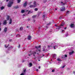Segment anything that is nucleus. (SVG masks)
<instances>
[{
    "label": "nucleus",
    "instance_id": "4d7b16f0",
    "mask_svg": "<svg viewBox=\"0 0 75 75\" xmlns=\"http://www.w3.org/2000/svg\"><path fill=\"white\" fill-rule=\"evenodd\" d=\"M38 51H39V52H40V51H41L40 50H39Z\"/></svg>",
    "mask_w": 75,
    "mask_h": 75
},
{
    "label": "nucleus",
    "instance_id": "7c9ffc66",
    "mask_svg": "<svg viewBox=\"0 0 75 75\" xmlns=\"http://www.w3.org/2000/svg\"><path fill=\"white\" fill-rule=\"evenodd\" d=\"M34 10L35 11H37V10H38V9H37V8H35V9H34Z\"/></svg>",
    "mask_w": 75,
    "mask_h": 75
},
{
    "label": "nucleus",
    "instance_id": "0eeeda50",
    "mask_svg": "<svg viewBox=\"0 0 75 75\" xmlns=\"http://www.w3.org/2000/svg\"><path fill=\"white\" fill-rule=\"evenodd\" d=\"M35 47L37 49V50H40L41 49V46H39V47L35 46Z\"/></svg>",
    "mask_w": 75,
    "mask_h": 75
},
{
    "label": "nucleus",
    "instance_id": "4468645a",
    "mask_svg": "<svg viewBox=\"0 0 75 75\" xmlns=\"http://www.w3.org/2000/svg\"><path fill=\"white\" fill-rule=\"evenodd\" d=\"M74 52V51H72V52H69V55H72L73 53Z\"/></svg>",
    "mask_w": 75,
    "mask_h": 75
},
{
    "label": "nucleus",
    "instance_id": "4be33fe9",
    "mask_svg": "<svg viewBox=\"0 0 75 75\" xmlns=\"http://www.w3.org/2000/svg\"><path fill=\"white\" fill-rule=\"evenodd\" d=\"M24 12H25V11L23 10H21V12L22 13H24Z\"/></svg>",
    "mask_w": 75,
    "mask_h": 75
},
{
    "label": "nucleus",
    "instance_id": "6e6552de",
    "mask_svg": "<svg viewBox=\"0 0 75 75\" xmlns=\"http://www.w3.org/2000/svg\"><path fill=\"white\" fill-rule=\"evenodd\" d=\"M6 24H7V20H5L3 21V24L4 25H6Z\"/></svg>",
    "mask_w": 75,
    "mask_h": 75
},
{
    "label": "nucleus",
    "instance_id": "aec40b11",
    "mask_svg": "<svg viewBox=\"0 0 75 75\" xmlns=\"http://www.w3.org/2000/svg\"><path fill=\"white\" fill-rule=\"evenodd\" d=\"M4 8V6H2L1 7V10H3Z\"/></svg>",
    "mask_w": 75,
    "mask_h": 75
},
{
    "label": "nucleus",
    "instance_id": "c03bdc74",
    "mask_svg": "<svg viewBox=\"0 0 75 75\" xmlns=\"http://www.w3.org/2000/svg\"><path fill=\"white\" fill-rule=\"evenodd\" d=\"M24 74H23V73H22V74H21V75H24Z\"/></svg>",
    "mask_w": 75,
    "mask_h": 75
},
{
    "label": "nucleus",
    "instance_id": "cd10ccee",
    "mask_svg": "<svg viewBox=\"0 0 75 75\" xmlns=\"http://www.w3.org/2000/svg\"><path fill=\"white\" fill-rule=\"evenodd\" d=\"M35 17H36V16H32V18H35Z\"/></svg>",
    "mask_w": 75,
    "mask_h": 75
},
{
    "label": "nucleus",
    "instance_id": "1a4fd4ad",
    "mask_svg": "<svg viewBox=\"0 0 75 75\" xmlns=\"http://www.w3.org/2000/svg\"><path fill=\"white\" fill-rule=\"evenodd\" d=\"M27 2L26 1L25 2V3L23 4V6L24 7H25L27 6Z\"/></svg>",
    "mask_w": 75,
    "mask_h": 75
},
{
    "label": "nucleus",
    "instance_id": "dca6fc26",
    "mask_svg": "<svg viewBox=\"0 0 75 75\" xmlns=\"http://www.w3.org/2000/svg\"><path fill=\"white\" fill-rule=\"evenodd\" d=\"M7 28H5L4 29V31L5 32V33H6V32H7Z\"/></svg>",
    "mask_w": 75,
    "mask_h": 75
},
{
    "label": "nucleus",
    "instance_id": "e2e57ef3",
    "mask_svg": "<svg viewBox=\"0 0 75 75\" xmlns=\"http://www.w3.org/2000/svg\"><path fill=\"white\" fill-rule=\"evenodd\" d=\"M1 17V16H0V17Z\"/></svg>",
    "mask_w": 75,
    "mask_h": 75
},
{
    "label": "nucleus",
    "instance_id": "20e7f679",
    "mask_svg": "<svg viewBox=\"0 0 75 75\" xmlns=\"http://www.w3.org/2000/svg\"><path fill=\"white\" fill-rule=\"evenodd\" d=\"M26 13H28V14H30V13H33V11H28L27 10L26 11Z\"/></svg>",
    "mask_w": 75,
    "mask_h": 75
},
{
    "label": "nucleus",
    "instance_id": "49530a36",
    "mask_svg": "<svg viewBox=\"0 0 75 75\" xmlns=\"http://www.w3.org/2000/svg\"><path fill=\"white\" fill-rule=\"evenodd\" d=\"M67 29V27L64 28V30H66Z\"/></svg>",
    "mask_w": 75,
    "mask_h": 75
},
{
    "label": "nucleus",
    "instance_id": "ddd939ff",
    "mask_svg": "<svg viewBox=\"0 0 75 75\" xmlns=\"http://www.w3.org/2000/svg\"><path fill=\"white\" fill-rule=\"evenodd\" d=\"M31 38V36H29L28 38V40H30Z\"/></svg>",
    "mask_w": 75,
    "mask_h": 75
},
{
    "label": "nucleus",
    "instance_id": "864d4df0",
    "mask_svg": "<svg viewBox=\"0 0 75 75\" xmlns=\"http://www.w3.org/2000/svg\"><path fill=\"white\" fill-rule=\"evenodd\" d=\"M74 74H75V71H73Z\"/></svg>",
    "mask_w": 75,
    "mask_h": 75
},
{
    "label": "nucleus",
    "instance_id": "a211bd4d",
    "mask_svg": "<svg viewBox=\"0 0 75 75\" xmlns=\"http://www.w3.org/2000/svg\"><path fill=\"white\" fill-rule=\"evenodd\" d=\"M25 71H26V70L25 69L24 70H23V72L22 74H23L24 75V74H25Z\"/></svg>",
    "mask_w": 75,
    "mask_h": 75
},
{
    "label": "nucleus",
    "instance_id": "c756f323",
    "mask_svg": "<svg viewBox=\"0 0 75 75\" xmlns=\"http://www.w3.org/2000/svg\"><path fill=\"white\" fill-rule=\"evenodd\" d=\"M36 54V52H33V54L34 55V54Z\"/></svg>",
    "mask_w": 75,
    "mask_h": 75
},
{
    "label": "nucleus",
    "instance_id": "5fc2aeb1",
    "mask_svg": "<svg viewBox=\"0 0 75 75\" xmlns=\"http://www.w3.org/2000/svg\"><path fill=\"white\" fill-rule=\"evenodd\" d=\"M67 35H66V37H67L68 36V34H67Z\"/></svg>",
    "mask_w": 75,
    "mask_h": 75
},
{
    "label": "nucleus",
    "instance_id": "f03ea898",
    "mask_svg": "<svg viewBox=\"0 0 75 75\" xmlns=\"http://www.w3.org/2000/svg\"><path fill=\"white\" fill-rule=\"evenodd\" d=\"M34 5H30L29 7H37V4L36 3L35 1H34L33 3Z\"/></svg>",
    "mask_w": 75,
    "mask_h": 75
},
{
    "label": "nucleus",
    "instance_id": "9b49d317",
    "mask_svg": "<svg viewBox=\"0 0 75 75\" xmlns=\"http://www.w3.org/2000/svg\"><path fill=\"white\" fill-rule=\"evenodd\" d=\"M48 48H52V47H53V45L52 44L51 46H48Z\"/></svg>",
    "mask_w": 75,
    "mask_h": 75
},
{
    "label": "nucleus",
    "instance_id": "473e14b6",
    "mask_svg": "<svg viewBox=\"0 0 75 75\" xmlns=\"http://www.w3.org/2000/svg\"><path fill=\"white\" fill-rule=\"evenodd\" d=\"M12 40H12V39H10L9 40V42H11L12 41Z\"/></svg>",
    "mask_w": 75,
    "mask_h": 75
},
{
    "label": "nucleus",
    "instance_id": "2f4dec72",
    "mask_svg": "<svg viewBox=\"0 0 75 75\" xmlns=\"http://www.w3.org/2000/svg\"><path fill=\"white\" fill-rule=\"evenodd\" d=\"M45 48V46H44L43 47V51H45V49H44V48Z\"/></svg>",
    "mask_w": 75,
    "mask_h": 75
},
{
    "label": "nucleus",
    "instance_id": "f257e3e1",
    "mask_svg": "<svg viewBox=\"0 0 75 75\" xmlns=\"http://www.w3.org/2000/svg\"><path fill=\"white\" fill-rule=\"evenodd\" d=\"M13 0H11L9 3L8 4L7 6L8 7H11L13 4Z\"/></svg>",
    "mask_w": 75,
    "mask_h": 75
},
{
    "label": "nucleus",
    "instance_id": "774afa93",
    "mask_svg": "<svg viewBox=\"0 0 75 75\" xmlns=\"http://www.w3.org/2000/svg\"><path fill=\"white\" fill-rule=\"evenodd\" d=\"M51 61H52V60H51Z\"/></svg>",
    "mask_w": 75,
    "mask_h": 75
},
{
    "label": "nucleus",
    "instance_id": "2eb2a0df",
    "mask_svg": "<svg viewBox=\"0 0 75 75\" xmlns=\"http://www.w3.org/2000/svg\"><path fill=\"white\" fill-rule=\"evenodd\" d=\"M61 4L62 6H64V5L65 4V3H63V2H62L61 3Z\"/></svg>",
    "mask_w": 75,
    "mask_h": 75
},
{
    "label": "nucleus",
    "instance_id": "f704fd0d",
    "mask_svg": "<svg viewBox=\"0 0 75 75\" xmlns=\"http://www.w3.org/2000/svg\"><path fill=\"white\" fill-rule=\"evenodd\" d=\"M65 32V30H62V33H64Z\"/></svg>",
    "mask_w": 75,
    "mask_h": 75
},
{
    "label": "nucleus",
    "instance_id": "b1692460",
    "mask_svg": "<svg viewBox=\"0 0 75 75\" xmlns=\"http://www.w3.org/2000/svg\"><path fill=\"white\" fill-rule=\"evenodd\" d=\"M57 60L58 61H61V59H60V58H58L57 59Z\"/></svg>",
    "mask_w": 75,
    "mask_h": 75
},
{
    "label": "nucleus",
    "instance_id": "13d9d810",
    "mask_svg": "<svg viewBox=\"0 0 75 75\" xmlns=\"http://www.w3.org/2000/svg\"><path fill=\"white\" fill-rule=\"evenodd\" d=\"M63 47H64V46H65V45H63Z\"/></svg>",
    "mask_w": 75,
    "mask_h": 75
},
{
    "label": "nucleus",
    "instance_id": "9d476101",
    "mask_svg": "<svg viewBox=\"0 0 75 75\" xmlns=\"http://www.w3.org/2000/svg\"><path fill=\"white\" fill-rule=\"evenodd\" d=\"M12 22V19L11 18H10L9 20V24H11Z\"/></svg>",
    "mask_w": 75,
    "mask_h": 75
},
{
    "label": "nucleus",
    "instance_id": "338daca9",
    "mask_svg": "<svg viewBox=\"0 0 75 75\" xmlns=\"http://www.w3.org/2000/svg\"><path fill=\"white\" fill-rule=\"evenodd\" d=\"M48 54H47V55H48Z\"/></svg>",
    "mask_w": 75,
    "mask_h": 75
},
{
    "label": "nucleus",
    "instance_id": "f3484780",
    "mask_svg": "<svg viewBox=\"0 0 75 75\" xmlns=\"http://www.w3.org/2000/svg\"><path fill=\"white\" fill-rule=\"evenodd\" d=\"M57 57V55L56 54H53V58H56Z\"/></svg>",
    "mask_w": 75,
    "mask_h": 75
},
{
    "label": "nucleus",
    "instance_id": "37998d69",
    "mask_svg": "<svg viewBox=\"0 0 75 75\" xmlns=\"http://www.w3.org/2000/svg\"><path fill=\"white\" fill-rule=\"evenodd\" d=\"M50 23H48V24H47V25H50Z\"/></svg>",
    "mask_w": 75,
    "mask_h": 75
},
{
    "label": "nucleus",
    "instance_id": "603ef678",
    "mask_svg": "<svg viewBox=\"0 0 75 75\" xmlns=\"http://www.w3.org/2000/svg\"><path fill=\"white\" fill-rule=\"evenodd\" d=\"M55 10H57V8L55 9Z\"/></svg>",
    "mask_w": 75,
    "mask_h": 75
},
{
    "label": "nucleus",
    "instance_id": "c85d7f7f",
    "mask_svg": "<svg viewBox=\"0 0 75 75\" xmlns=\"http://www.w3.org/2000/svg\"><path fill=\"white\" fill-rule=\"evenodd\" d=\"M20 29L21 30H23V28L22 27H21Z\"/></svg>",
    "mask_w": 75,
    "mask_h": 75
},
{
    "label": "nucleus",
    "instance_id": "39448f33",
    "mask_svg": "<svg viewBox=\"0 0 75 75\" xmlns=\"http://www.w3.org/2000/svg\"><path fill=\"white\" fill-rule=\"evenodd\" d=\"M70 26L71 28H74L75 27V24H71L70 25Z\"/></svg>",
    "mask_w": 75,
    "mask_h": 75
},
{
    "label": "nucleus",
    "instance_id": "412c9836",
    "mask_svg": "<svg viewBox=\"0 0 75 75\" xmlns=\"http://www.w3.org/2000/svg\"><path fill=\"white\" fill-rule=\"evenodd\" d=\"M71 13V12L69 11H67V14H70Z\"/></svg>",
    "mask_w": 75,
    "mask_h": 75
},
{
    "label": "nucleus",
    "instance_id": "052dcab7",
    "mask_svg": "<svg viewBox=\"0 0 75 75\" xmlns=\"http://www.w3.org/2000/svg\"><path fill=\"white\" fill-rule=\"evenodd\" d=\"M28 55L30 56V54H29Z\"/></svg>",
    "mask_w": 75,
    "mask_h": 75
},
{
    "label": "nucleus",
    "instance_id": "7ed1b4c3",
    "mask_svg": "<svg viewBox=\"0 0 75 75\" xmlns=\"http://www.w3.org/2000/svg\"><path fill=\"white\" fill-rule=\"evenodd\" d=\"M64 24H62L60 26H57L56 25H55V26L56 27H57V29H59L60 28H62V27H63L64 26Z\"/></svg>",
    "mask_w": 75,
    "mask_h": 75
},
{
    "label": "nucleus",
    "instance_id": "de8ad7c7",
    "mask_svg": "<svg viewBox=\"0 0 75 75\" xmlns=\"http://www.w3.org/2000/svg\"><path fill=\"white\" fill-rule=\"evenodd\" d=\"M40 66H39V69H40Z\"/></svg>",
    "mask_w": 75,
    "mask_h": 75
},
{
    "label": "nucleus",
    "instance_id": "393cba45",
    "mask_svg": "<svg viewBox=\"0 0 75 75\" xmlns=\"http://www.w3.org/2000/svg\"><path fill=\"white\" fill-rule=\"evenodd\" d=\"M29 66H30L29 67H31V66H32V63H30L29 64Z\"/></svg>",
    "mask_w": 75,
    "mask_h": 75
},
{
    "label": "nucleus",
    "instance_id": "bb28decb",
    "mask_svg": "<svg viewBox=\"0 0 75 75\" xmlns=\"http://www.w3.org/2000/svg\"><path fill=\"white\" fill-rule=\"evenodd\" d=\"M21 1V0H18V3H20Z\"/></svg>",
    "mask_w": 75,
    "mask_h": 75
},
{
    "label": "nucleus",
    "instance_id": "69168bd1",
    "mask_svg": "<svg viewBox=\"0 0 75 75\" xmlns=\"http://www.w3.org/2000/svg\"><path fill=\"white\" fill-rule=\"evenodd\" d=\"M49 55L50 54L48 53Z\"/></svg>",
    "mask_w": 75,
    "mask_h": 75
},
{
    "label": "nucleus",
    "instance_id": "423d86ee",
    "mask_svg": "<svg viewBox=\"0 0 75 75\" xmlns=\"http://www.w3.org/2000/svg\"><path fill=\"white\" fill-rule=\"evenodd\" d=\"M60 10L62 11H64L65 10V7H63V8H60Z\"/></svg>",
    "mask_w": 75,
    "mask_h": 75
},
{
    "label": "nucleus",
    "instance_id": "a19ab883",
    "mask_svg": "<svg viewBox=\"0 0 75 75\" xmlns=\"http://www.w3.org/2000/svg\"><path fill=\"white\" fill-rule=\"evenodd\" d=\"M18 48L20 47V45H19V46H18Z\"/></svg>",
    "mask_w": 75,
    "mask_h": 75
},
{
    "label": "nucleus",
    "instance_id": "c9c22d12",
    "mask_svg": "<svg viewBox=\"0 0 75 75\" xmlns=\"http://www.w3.org/2000/svg\"><path fill=\"white\" fill-rule=\"evenodd\" d=\"M65 57H67V54H65L64 55Z\"/></svg>",
    "mask_w": 75,
    "mask_h": 75
},
{
    "label": "nucleus",
    "instance_id": "79ce46f5",
    "mask_svg": "<svg viewBox=\"0 0 75 75\" xmlns=\"http://www.w3.org/2000/svg\"><path fill=\"white\" fill-rule=\"evenodd\" d=\"M65 66H63V67H62V68H64V67H65Z\"/></svg>",
    "mask_w": 75,
    "mask_h": 75
},
{
    "label": "nucleus",
    "instance_id": "680f3d73",
    "mask_svg": "<svg viewBox=\"0 0 75 75\" xmlns=\"http://www.w3.org/2000/svg\"><path fill=\"white\" fill-rule=\"evenodd\" d=\"M43 56H44V55H43Z\"/></svg>",
    "mask_w": 75,
    "mask_h": 75
},
{
    "label": "nucleus",
    "instance_id": "bf43d9fd",
    "mask_svg": "<svg viewBox=\"0 0 75 75\" xmlns=\"http://www.w3.org/2000/svg\"><path fill=\"white\" fill-rule=\"evenodd\" d=\"M27 28H28V26H27Z\"/></svg>",
    "mask_w": 75,
    "mask_h": 75
},
{
    "label": "nucleus",
    "instance_id": "ea45409f",
    "mask_svg": "<svg viewBox=\"0 0 75 75\" xmlns=\"http://www.w3.org/2000/svg\"><path fill=\"white\" fill-rule=\"evenodd\" d=\"M17 37H20V35H19V34H18V35H17Z\"/></svg>",
    "mask_w": 75,
    "mask_h": 75
},
{
    "label": "nucleus",
    "instance_id": "6ab92c4d",
    "mask_svg": "<svg viewBox=\"0 0 75 75\" xmlns=\"http://www.w3.org/2000/svg\"><path fill=\"white\" fill-rule=\"evenodd\" d=\"M10 18V16H8L6 18V19L7 20H9V18Z\"/></svg>",
    "mask_w": 75,
    "mask_h": 75
},
{
    "label": "nucleus",
    "instance_id": "4c0bfd02",
    "mask_svg": "<svg viewBox=\"0 0 75 75\" xmlns=\"http://www.w3.org/2000/svg\"><path fill=\"white\" fill-rule=\"evenodd\" d=\"M45 17V15H44L43 16V17Z\"/></svg>",
    "mask_w": 75,
    "mask_h": 75
},
{
    "label": "nucleus",
    "instance_id": "a18cd8bd",
    "mask_svg": "<svg viewBox=\"0 0 75 75\" xmlns=\"http://www.w3.org/2000/svg\"><path fill=\"white\" fill-rule=\"evenodd\" d=\"M8 1H9V0H6V2Z\"/></svg>",
    "mask_w": 75,
    "mask_h": 75
},
{
    "label": "nucleus",
    "instance_id": "09e8293b",
    "mask_svg": "<svg viewBox=\"0 0 75 75\" xmlns=\"http://www.w3.org/2000/svg\"><path fill=\"white\" fill-rule=\"evenodd\" d=\"M36 71H38V69H37L36 70Z\"/></svg>",
    "mask_w": 75,
    "mask_h": 75
},
{
    "label": "nucleus",
    "instance_id": "6e6d98bb",
    "mask_svg": "<svg viewBox=\"0 0 75 75\" xmlns=\"http://www.w3.org/2000/svg\"><path fill=\"white\" fill-rule=\"evenodd\" d=\"M31 3H32V2H30V4H31Z\"/></svg>",
    "mask_w": 75,
    "mask_h": 75
},
{
    "label": "nucleus",
    "instance_id": "e433bc0d",
    "mask_svg": "<svg viewBox=\"0 0 75 75\" xmlns=\"http://www.w3.org/2000/svg\"><path fill=\"white\" fill-rule=\"evenodd\" d=\"M35 20H33V23H34L35 22Z\"/></svg>",
    "mask_w": 75,
    "mask_h": 75
},
{
    "label": "nucleus",
    "instance_id": "f8f14e48",
    "mask_svg": "<svg viewBox=\"0 0 75 75\" xmlns=\"http://www.w3.org/2000/svg\"><path fill=\"white\" fill-rule=\"evenodd\" d=\"M53 48L54 50H55L56 49H57V48H58V46L57 45H55L54 46Z\"/></svg>",
    "mask_w": 75,
    "mask_h": 75
},
{
    "label": "nucleus",
    "instance_id": "3c124183",
    "mask_svg": "<svg viewBox=\"0 0 75 75\" xmlns=\"http://www.w3.org/2000/svg\"><path fill=\"white\" fill-rule=\"evenodd\" d=\"M1 29L0 28V31H1Z\"/></svg>",
    "mask_w": 75,
    "mask_h": 75
},
{
    "label": "nucleus",
    "instance_id": "72a5a7b5",
    "mask_svg": "<svg viewBox=\"0 0 75 75\" xmlns=\"http://www.w3.org/2000/svg\"><path fill=\"white\" fill-rule=\"evenodd\" d=\"M5 48H7V47H8V46H6V45H5Z\"/></svg>",
    "mask_w": 75,
    "mask_h": 75
},
{
    "label": "nucleus",
    "instance_id": "5701e85b",
    "mask_svg": "<svg viewBox=\"0 0 75 75\" xmlns=\"http://www.w3.org/2000/svg\"><path fill=\"white\" fill-rule=\"evenodd\" d=\"M19 8V7L18 6H16L14 7L15 8Z\"/></svg>",
    "mask_w": 75,
    "mask_h": 75
},
{
    "label": "nucleus",
    "instance_id": "8fccbe9b",
    "mask_svg": "<svg viewBox=\"0 0 75 75\" xmlns=\"http://www.w3.org/2000/svg\"><path fill=\"white\" fill-rule=\"evenodd\" d=\"M60 19H61V18H62V17H60Z\"/></svg>",
    "mask_w": 75,
    "mask_h": 75
},
{
    "label": "nucleus",
    "instance_id": "0e129e2a",
    "mask_svg": "<svg viewBox=\"0 0 75 75\" xmlns=\"http://www.w3.org/2000/svg\"><path fill=\"white\" fill-rule=\"evenodd\" d=\"M39 61H40V60H39Z\"/></svg>",
    "mask_w": 75,
    "mask_h": 75
},
{
    "label": "nucleus",
    "instance_id": "a878e982",
    "mask_svg": "<svg viewBox=\"0 0 75 75\" xmlns=\"http://www.w3.org/2000/svg\"><path fill=\"white\" fill-rule=\"evenodd\" d=\"M52 72H55V69H53L52 71Z\"/></svg>",
    "mask_w": 75,
    "mask_h": 75
},
{
    "label": "nucleus",
    "instance_id": "58836bf2",
    "mask_svg": "<svg viewBox=\"0 0 75 75\" xmlns=\"http://www.w3.org/2000/svg\"><path fill=\"white\" fill-rule=\"evenodd\" d=\"M47 28H48V27L47 26L45 28V29H47Z\"/></svg>",
    "mask_w": 75,
    "mask_h": 75
}]
</instances>
